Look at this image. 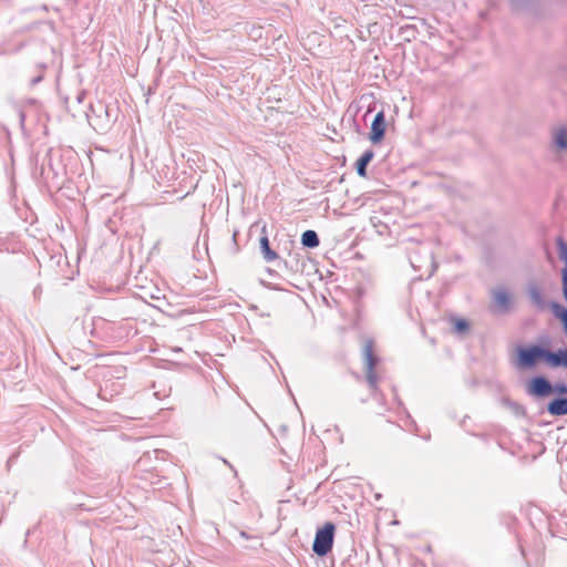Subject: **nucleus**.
Returning <instances> with one entry per match:
<instances>
[{"label": "nucleus", "mask_w": 567, "mask_h": 567, "mask_svg": "<svg viewBox=\"0 0 567 567\" xmlns=\"http://www.w3.org/2000/svg\"><path fill=\"white\" fill-rule=\"evenodd\" d=\"M260 250L264 256V259L268 262L274 261L278 258L277 252L270 248L269 239L267 236H262L260 238Z\"/></svg>", "instance_id": "f8f14e48"}, {"label": "nucleus", "mask_w": 567, "mask_h": 567, "mask_svg": "<svg viewBox=\"0 0 567 567\" xmlns=\"http://www.w3.org/2000/svg\"><path fill=\"white\" fill-rule=\"evenodd\" d=\"M97 109H99V111H100V112H104V113H105V115H106V116H109V110H107V107H106L105 105H103L102 103H100V104L97 105Z\"/></svg>", "instance_id": "f3484780"}, {"label": "nucleus", "mask_w": 567, "mask_h": 567, "mask_svg": "<svg viewBox=\"0 0 567 567\" xmlns=\"http://www.w3.org/2000/svg\"><path fill=\"white\" fill-rule=\"evenodd\" d=\"M550 415L563 416L567 414V398H556L547 405Z\"/></svg>", "instance_id": "1a4fd4ad"}, {"label": "nucleus", "mask_w": 567, "mask_h": 567, "mask_svg": "<svg viewBox=\"0 0 567 567\" xmlns=\"http://www.w3.org/2000/svg\"><path fill=\"white\" fill-rule=\"evenodd\" d=\"M334 529V525L328 522L323 525V527L317 530L312 544V550L318 556H326L331 550L333 545Z\"/></svg>", "instance_id": "7ed1b4c3"}, {"label": "nucleus", "mask_w": 567, "mask_h": 567, "mask_svg": "<svg viewBox=\"0 0 567 567\" xmlns=\"http://www.w3.org/2000/svg\"><path fill=\"white\" fill-rule=\"evenodd\" d=\"M556 244L559 259L567 264V243L561 237H558Z\"/></svg>", "instance_id": "4468645a"}, {"label": "nucleus", "mask_w": 567, "mask_h": 567, "mask_svg": "<svg viewBox=\"0 0 567 567\" xmlns=\"http://www.w3.org/2000/svg\"><path fill=\"white\" fill-rule=\"evenodd\" d=\"M546 363L551 368H567V348L555 352L547 349Z\"/></svg>", "instance_id": "6e6552de"}, {"label": "nucleus", "mask_w": 567, "mask_h": 567, "mask_svg": "<svg viewBox=\"0 0 567 567\" xmlns=\"http://www.w3.org/2000/svg\"><path fill=\"white\" fill-rule=\"evenodd\" d=\"M546 348L540 346H530L518 349L517 368L529 369L536 365L539 360L546 362Z\"/></svg>", "instance_id": "20e7f679"}, {"label": "nucleus", "mask_w": 567, "mask_h": 567, "mask_svg": "<svg viewBox=\"0 0 567 567\" xmlns=\"http://www.w3.org/2000/svg\"><path fill=\"white\" fill-rule=\"evenodd\" d=\"M374 343L371 339L365 340L362 350L365 379L371 390H375L378 385V375L374 371L379 362V358L373 352Z\"/></svg>", "instance_id": "f03ea898"}, {"label": "nucleus", "mask_w": 567, "mask_h": 567, "mask_svg": "<svg viewBox=\"0 0 567 567\" xmlns=\"http://www.w3.org/2000/svg\"><path fill=\"white\" fill-rule=\"evenodd\" d=\"M301 244L308 248H316L319 246V236L315 230H306L301 235Z\"/></svg>", "instance_id": "ddd939ff"}, {"label": "nucleus", "mask_w": 567, "mask_h": 567, "mask_svg": "<svg viewBox=\"0 0 567 567\" xmlns=\"http://www.w3.org/2000/svg\"><path fill=\"white\" fill-rule=\"evenodd\" d=\"M489 310L493 315H507L516 307L514 292L504 285L494 287L491 292Z\"/></svg>", "instance_id": "f257e3e1"}, {"label": "nucleus", "mask_w": 567, "mask_h": 567, "mask_svg": "<svg viewBox=\"0 0 567 567\" xmlns=\"http://www.w3.org/2000/svg\"><path fill=\"white\" fill-rule=\"evenodd\" d=\"M454 330L458 334H463L470 330V323L465 319H453Z\"/></svg>", "instance_id": "2eb2a0df"}, {"label": "nucleus", "mask_w": 567, "mask_h": 567, "mask_svg": "<svg viewBox=\"0 0 567 567\" xmlns=\"http://www.w3.org/2000/svg\"><path fill=\"white\" fill-rule=\"evenodd\" d=\"M558 393V394H567V384L566 383H555L551 384V394Z\"/></svg>", "instance_id": "dca6fc26"}, {"label": "nucleus", "mask_w": 567, "mask_h": 567, "mask_svg": "<svg viewBox=\"0 0 567 567\" xmlns=\"http://www.w3.org/2000/svg\"><path fill=\"white\" fill-rule=\"evenodd\" d=\"M40 81H41V76L33 79V80L31 81V83H32V85H34V84H37V83H38V82H40Z\"/></svg>", "instance_id": "a211bd4d"}, {"label": "nucleus", "mask_w": 567, "mask_h": 567, "mask_svg": "<svg viewBox=\"0 0 567 567\" xmlns=\"http://www.w3.org/2000/svg\"><path fill=\"white\" fill-rule=\"evenodd\" d=\"M374 153L372 150H367L357 161L355 169L357 174L361 177H367V167L373 159Z\"/></svg>", "instance_id": "9d476101"}, {"label": "nucleus", "mask_w": 567, "mask_h": 567, "mask_svg": "<svg viewBox=\"0 0 567 567\" xmlns=\"http://www.w3.org/2000/svg\"><path fill=\"white\" fill-rule=\"evenodd\" d=\"M527 393L536 398H546L551 394V383L545 377H534L527 385Z\"/></svg>", "instance_id": "39448f33"}, {"label": "nucleus", "mask_w": 567, "mask_h": 567, "mask_svg": "<svg viewBox=\"0 0 567 567\" xmlns=\"http://www.w3.org/2000/svg\"><path fill=\"white\" fill-rule=\"evenodd\" d=\"M385 115L383 111H380L375 114L371 124V132L369 138L373 144H378L383 140L385 134Z\"/></svg>", "instance_id": "423d86ee"}, {"label": "nucleus", "mask_w": 567, "mask_h": 567, "mask_svg": "<svg viewBox=\"0 0 567 567\" xmlns=\"http://www.w3.org/2000/svg\"><path fill=\"white\" fill-rule=\"evenodd\" d=\"M530 303L538 310H544L547 306L543 289L536 282H529L526 289Z\"/></svg>", "instance_id": "0eeeda50"}, {"label": "nucleus", "mask_w": 567, "mask_h": 567, "mask_svg": "<svg viewBox=\"0 0 567 567\" xmlns=\"http://www.w3.org/2000/svg\"><path fill=\"white\" fill-rule=\"evenodd\" d=\"M553 142L558 150H567V127H556L553 131Z\"/></svg>", "instance_id": "9b49d317"}]
</instances>
